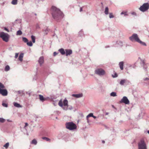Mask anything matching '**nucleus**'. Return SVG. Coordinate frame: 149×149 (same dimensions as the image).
Masks as SVG:
<instances>
[{"label": "nucleus", "instance_id": "nucleus-12", "mask_svg": "<svg viewBox=\"0 0 149 149\" xmlns=\"http://www.w3.org/2000/svg\"><path fill=\"white\" fill-rule=\"evenodd\" d=\"M72 96L73 97H75L77 98H79L80 97H81L83 96V94L82 93H80L77 94H72Z\"/></svg>", "mask_w": 149, "mask_h": 149}, {"label": "nucleus", "instance_id": "nucleus-41", "mask_svg": "<svg viewBox=\"0 0 149 149\" xmlns=\"http://www.w3.org/2000/svg\"><path fill=\"white\" fill-rule=\"evenodd\" d=\"M131 14L132 15H136V13L134 12H133Z\"/></svg>", "mask_w": 149, "mask_h": 149}, {"label": "nucleus", "instance_id": "nucleus-4", "mask_svg": "<svg viewBox=\"0 0 149 149\" xmlns=\"http://www.w3.org/2000/svg\"><path fill=\"white\" fill-rule=\"evenodd\" d=\"M5 88L4 85L0 82V94L3 96H7L8 94L7 90L4 89Z\"/></svg>", "mask_w": 149, "mask_h": 149}, {"label": "nucleus", "instance_id": "nucleus-43", "mask_svg": "<svg viewBox=\"0 0 149 149\" xmlns=\"http://www.w3.org/2000/svg\"><path fill=\"white\" fill-rule=\"evenodd\" d=\"M120 68L121 70H123V66H120Z\"/></svg>", "mask_w": 149, "mask_h": 149}, {"label": "nucleus", "instance_id": "nucleus-17", "mask_svg": "<svg viewBox=\"0 0 149 149\" xmlns=\"http://www.w3.org/2000/svg\"><path fill=\"white\" fill-rule=\"evenodd\" d=\"M42 139H43L45 140L46 141H47L50 142V140H51L50 139H49V138H48L47 137H42Z\"/></svg>", "mask_w": 149, "mask_h": 149}, {"label": "nucleus", "instance_id": "nucleus-6", "mask_svg": "<svg viewBox=\"0 0 149 149\" xmlns=\"http://www.w3.org/2000/svg\"><path fill=\"white\" fill-rule=\"evenodd\" d=\"M139 149H147L146 145L143 139L141 140L138 143Z\"/></svg>", "mask_w": 149, "mask_h": 149}, {"label": "nucleus", "instance_id": "nucleus-36", "mask_svg": "<svg viewBox=\"0 0 149 149\" xmlns=\"http://www.w3.org/2000/svg\"><path fill=\"white\" fill-rule=\"evenodd\" d=\"M2 105L3 107H8L7 104H6L5 103H3L2 104Z\"/></svg>", "mask_w": 149, "mask_h": 149}, {"label": "nucleus", "instance_id": "nucleus-28", "mask_svg": "<svg viewBox=\"0 0 149 149\" xmlns=\"http://www.w3.org/2000/svg\"><path fill=\"white\" fill-rule=\"evenodd\" d=\"M111 96H116V93L115 92H113L111 93Z\"/></svg>", "mask_w": 149, "mask_h": 149}, {"label": "nucleus", "instance_id": "nucleus-33", "mask_svg": "<svg viewBox=\"0 0 149 149\" xmlns=\"http://www.w3.org/2000/svg\"><path fill=\"white\" fill-rule=\"evenodd\" d=\"M109 17L110 18H112L114 17L113 13H109Z\"/></svg>", "mask_w": 149, "mask_h": 149}, {"label": "nucleus", "instance_id": "nucleus-22", "mask_svg": "<svg viewBox=\"0 0 149 149\" xmlns=\"http://www.w3.org/2000/svg\"><path fill=\"white\" fill-rule=\"evenodd\" d=\"M126 81V80L125 79H123L120 82V84L121 85H123L124 84V83Z\"/></svg>", "mask_w": 149, "mask_h": 149}, {"label": "nucleus", "instance_id": "nucleus-30", "mask_svg": "<svg viewBox=\"0 0 149 149\" xmlns=\"http://www.w3.org/2000/svg\"><path fill=\"white\" fill-rule=\"evenodd\" d=\"M93 116V113H89L87 116V119L90 117H92Z\"/></svg>", "mask_w": 149, "mask_h": 149}, {"label": "nucleus", "instance_id": "nucleus-39", "mask_svg": "<svg viewBox=\"0 0 149 149\" xmlns=\"http://www.w3.org/2000/svg\"><path fill=\"white\" fill-rule=\"evenodd\" d=\"M4 30H5V31H7L8 32H9V30H8V29L7 28H6V27H5L4 28Z\"/></svg>", "mask_w": 149, "mask_h": 149}, {"label": "nucleus", "instance_id": "nucleus-46", "mask_svg": "<svg viewBox=\"0 0 149 149\" xmlns=\"http://www.w3.org/2000/svg\"><path fill=\"white\" fill-rule=\"evenodd\" d=\"M102 143H105V141H102Z\"/></svg>", "mask_w": 149, "mask_h": 149}, {"label": "nucleus", "instance_id": "nucleus-42", "mask_svg": "<svg viewBox=\"0 0 149 149\" xmlns=\"http://www.w3.org/2000/svg\"><path fill=\"white\" fill-rule=\"evenodd\" d=\"M28 125V124L26 123H25V125L24 126V127H26Z\"/></svg>", "mask_w": 149, "mask_h": 149}, {"label": "nucleus", "instance_id": "nucleus-38", "mask_svg": "<svg viewBox=\"0 0 149 149\" xmlns=\"http://www.w3.org/2000/svg\"><path fill=\"white\" fill-rule=\"evenodd\" d=\"M123 64H124L123 62V61H122V62H120L119 63V65H123Z\"/></svg>", "mask_w": 149, "mask_h": 149}, {"label": "nucleus", "instance_id": "nucleus-14", "mask_svg": "<svg viewBox=\"0 0 149 149\" xmlns=\"http://www.w3.org/2000/svg\"><path fill=\"white\" fill-rule=\"evenodd\" d=\"M58 51L62 55H64L65 54V52L64 49L63 48H61L59 49Z\"/></svg>", "mask_w": 149, "mask_h": 149}, {"label": "nucleus", "instance_id": "nucleus-44", "mask_svg": "<svg viewBox=\"0 0 149 149\" xmlns=\"http://www.w3.org/2000/svg\"><path fill=\"white\" fill-rule=\"evenodd\" d=\"M82 7H81L80 8V11L81 12L82 11Z\"/></svg>", "mask_w": 149, "mask_h": 149}, {"label": "nucleus", "instance_id": "nucleus-23", "mask_svg": "<svg viewBox=\"0 0 149 149\" xmlns=\"http://www.w3.org/2000/svg\"><path fill=\"white\" fill-rule=\"evenodd\" d=\"M22 40L24 42L26 43L28 41V40L25 37L22 38Z\"/></svg>", "mask_w": 149, "mask_h": 149}, {"label": "nucleus", "instance_id": "nucleus-48", "mask_svg": "<svg viewBox=\"0 0 149 149\" xmlns=\"http://www.w3.org/2000/svg\"><path fill=\"white\" fill-rule=\"evenodd\" d=\"M148 133L149 134V130L148 131Z\"/></svg>", "mask_w": 149, "mask_h": 149}, {"label": "nucleus", "instance_id": "nucleus-13", "mask_svg": "<svg viewBox=\"0 0 149 149\" xmlns=\"http://www.w3.org/2000/svg\"><path fill=\"white\" fill-rule=\"evenodd\" d=\"M24 54L23 53H21L20 54L19 57V60L21 61H22L23 60Z\"/></svg>", "mask_w": 149, "mask_h": 149}, {"label": "nucleus", "instance_id": "nucleus-31", "mask_svg": "<svg viewBox=\"0 0 149 149\" xmlns=\"http://www.w3.org/2000/svg\"><path fill=\"white\" fill-rule=\"evenodd\" d=\"M10 69L9 66H6L5 68V70L6 71H8Z\"/></svg>", "mask_w": 149, "mask_h": 149}, {"label": "nucleus", "instance_id": "nucleus-24", "mask_svg": "<svg viewBox=\"0 0 149 149\" xmlns=\"http://www.w3.org/2000/svg\"><path fill=\"white\" fill-rule=\"evenodd\" d=\"M31 38L32 39V42L33 43H34L35 42V37L33 36H31Z\"/></svg>", "mask_w": 149, "mask_h": 149}, {"label": "nucleus", "instance_id": "nucleus-25", "mask_svg": "<svg viewBox=\"0 0 149 149\" xmlns=\"http://www.w3.org/2000/svg\"><path fill=\"white\" fill-rule=\"evenodd\" d=\"M22 34V32L20 30H19L17 31L16 35H20Z\"/></svg>", "mask_w": 149, "mask_h": 149}, {"label": "nucleus", "instance_id": "nucleus-10", "mask_svg": "<svg viewBox=\"0 0 149 149\" xmlns=\"http://www.w3.org/2000/svg\"><path fill=\"white\" fill-rule=\"evenodd\" d=\"M38 62L40 65L42 64L44 62V58L43 56L40 57L38 60Z\"/></svg>", "mask_w": 149, "mask_h": 149}, {"label": "nucleus", "instance_id": "nucleus-45", "mask_svg": "<svg viewBox=\"0 0 149 149\" xmlns=\"http://www.w3.org/2000/svg\"><path fill=\"white\" fill-rule=\"evenodd\" d=\"M93 117L95 119L96 118V117L95 116H94L93 115Z\"/></svg>", "mask_w": 149, "mask_h": 149}, {"label": "nucleus", "instance_id": "nucleus-2", "mask_svg": "<svg viewBox=\"0 0 149 149\" xmlns=\"http://www.w3.org/2000/svg\"><path fill=\"white\" fill-rule=\"evenodd\" d=\"M129 39L132 41H135L142 45L146 46V44L140 40L138 35L136 34H133L131 36L129 37Z\"/></svg>", "mask_w": 149, "mask_h": 149}, {"label": "nucleus", "instance_id": "nucleus-15", "mask_svg": "<svg viewBox=\"0 0 149 149\" xmlns=\"http://www.w3.org/2000/svg\"><path fill=\"white\" fill-rule=\"evenodd\" d=\"M39 97V99L41 101H43L46 100V99L44 98L42 95H40Z\"/></svg>", "mask_w": 149, "mask_h": 149}, {"label": "nucleus", "instance_id": "nucleus-19", "mask_svg": "<svg viewBox=\"0 0 149 149\" xmlns=\"http://www.w3.org/2000/svg\"><path fill=\"white\" fill-rule=\"evenodd\" d=\"M68 101L66 100H65L63 102V104L64 106H67Z\"/></svg>", "mask_w": 149, "mask_h": 149}, {"label": "nucleus", "instance_id": "nucleus-40", "mask_svg": "<svg viewBox=\"0 0 149 149\" xmlns=\"http://www.w3.org/2000/svg\"><path fill=\"white\" fill-rule=\"evenodd\" d=\"M57 54H58V53H57L56 52H54V53L53 55H54V56H56V55H57Z\"/></svg>", "mask_w": 149, "mask_h": 149}, {"label": "nucleus", "instance_id": "nucleus-8", "mask_svg": "<svg viewBox=\"0 0 149 149\" xmlns=\"http://www.w3.org/2000/svg\"><path fill=\"white\" fill-rule=\"evenodd\" d=\"M95 73L99 76H103L105 74L106 72L104 70L101 68L96 69L95 71Z\"/></svg>", "mask_w": 149, "mask_h": 149}, {"label": "nucleus", "instance_id": "nucleus-16", "mask_svg": "<svg viewBox=\"0 0 149 149\" xmlns=\"http://www.w3.org/2000/svg\"><path fill=\"white\" fill-rule=\"evenodd\" d=\"M13 104L15 107H17L19 108L22 107V106L19 104L15 102H14Z\"/></svg>", "mask_w": 149, "mask_h": 149}, {"label": "nucleus", "instance_id": "nucleus-27", "mask_svg": "<svg viewBox=\"0 0 149 149\" xmlns=\"http://www.w3.org/2000/svg\"><path fill=\"white\" fill-rule=\"evenodd\" d=\"M58 105L60 107H62L63 106V102H62V101L61 100L59 101V103H58Z\"/></svg>", "mask_w": 149, "mask_h": 149}, {"label": "nucleus", "instance_id": "nucleus-9", "mask_svg": "<svg viewBox=\"0 0 149 149\" xmlns=\"http://www.w3.org/2000/svg\"><path fill=\"white\" fill-rule=\"evenodd\" d=\"M120 102V103H123L125 104H129L130 103L129 100L126 96L123 97Z\"/></svg>", "mask_w": 149, "mask_h": 149}, {"label": "nucleus", "instance_id": "nucleus-29", "mask_svg": "<svg viewBox=\"0 0 149 149\" xmlns=\"http://www.w3.org/2000/svg\"><path fill=\"white\" fill-rule=\"evenodd\" d=\"M9 146V143H6L5 145H4L3 146L5 147L6 148H8Z\"/></svg>", "mask_w": 149, "mask_h": 149}, {"label": "nucleus", "instance_id": "nucleus-11", "mask_svg": "<svg viewBox=\"0 0 149 149\" xmlns=\"http://www.w3.org/2000/svg\"><path fill=\"white\" fill-rule=\"evenodd\" d=\"M66 55L67 56L71 54L72 53V51L70 49H65Z\"/></svg>", "mask_w": 149, "mask_h": 149}, {"label": "nucleus", "instance_id": "nucleus-47", "mask_svg": "<svg viewBox=\"0 0 149 149\" xmlns=\"http://www.w3.org/2000/svg\"><path fill=\"white\" fill-rule=\"evenodd\" d=\"M143 65H144V64H145V63H144V62H143Z\"/></svg>", "mask_w": 149, "mask_h": 149}, {"label": "nucleus", "instance_id": "nucleus-34", "mask_svg": "<svg viewBox=\"0 0 149 149\" xmlns=\"http://www.w3.org/2000/svg\"><path fill=\"white\" fill-rule=\"evenodd\" d=\"M127 12H122L121 13V15L124 14V15L125 16L127 15H127Z\"/></svg>", "mask_w": 149, "mask_h": 149}, {"label": "nucleus", "instance_id": "nucleus-26", "mask_svg": "<svg viewBox=\"0 0 149 149\" xmlns=\"http://www.w3.org/2000/svg\"><path fill=\"white\" fill-rule=\"evenodd\" d=\"M27 44L28 46H31L33 45L31 41H30L29 42H27Z\"/></svg>", "mask_w": 149, "mask_h": 149}, {"label": "nucleus", "instance_id": "nucleus-35", "mask_svg": "<svg viewBox=\"0 0 149 149\" xmlns=\"http://www.w3.org/2000/svg\"><path fill=\"white\" fill-rule=\"evenodd\" d=\"M118 76L117 74L116 73H115L114 75H112V77L113 78L117 77Z\"/></svg>", "mask_w": 149, "mask_h": 149}, {"label": "nucleus", "instance_id": "nucleus-18", "mask_svg": "<svg viewBox=\"0 0 149 149\" xmlns=\"http://www.w3.org/2000/svg\"><path fill=\"white\" fill-rule=\"evenodd\" d=\"M37 141L35 139H33L31 141V143L34 145H36L37 143Z\"/></svg>", "mask_w": 149, "mask_h": 149}, {"label": "nucleus", "instance_id": "nucleus-1", "mask_svg": "<svg viewBox=\"0 0 149 149\" xmlns=\"http://www.w3.org/2000/svg\"><path fill=\"white\" fill-rule=\"evenodd\" d=\"M51 12L53 18L56 20H58L63 16V13L60 10L55 6L52 7Z\"/></svg>", "mask_w": 149, "mask_h": 149}, {"label": "nucleus", "instance_id": "nucleus-37", "mask_svg": "<svg viewBox=\"0 0 149 149\" xmlns=\"http://www.w3.org/2000/svg\"><path fill=\"white\" fill-rule=\"evenodd\" d=\"M18 56V53H15V58H17Z\"/></svg>", "mask_w": 149, "mask_h": 149}, {"label": "nucleus", "instance_id": "nucleus-21", "mask_svg": "<svg viewBox=\"0 0 149 149\" xmlns=\"http://www.w3.org/2000/svg\"><path fill=\"white\" fill-rule=\"evenodd\" d=\"M109 8L108 7H106L105 8V10L104 11V13L106 15H107L108 14Z\"/></svg>", "mask_w": 149, "mask_h": 149}, {"label": "nucleus", "instance_id": "nucleus-7", "mask_svg": "<svg viewBox=\"0 0 149 149\" xmlns=\"http://www.w3.org/2000/svg\"><path fill=\"white\" fill-rule=\"evenodd\" d=\"M149 8V4L147 3H144L139 8V9L142 12L147 10Z\"/></svg>", "mask_w": 149, "mask_h": 149}, {"label": "nucleus", "instance_id": "nucleus-3", "mask_svg": "<svg viewBox=\"0 0 149 149\" xmlns=\"http://www.w3.org/2000/svg\"><path fill=\"white\" fill-rule=\"evenodd\" d=\"M65 126L66 128L70 130L76 129L77 127L76 125L72 122L66 123Z\"/></svg>", "mask_w": 149, "mask_h": 149}, {"label": "nucleus", "instance_id": "nucleus-5", "mask_svg": "<svg viewBox=\"0 0 149 149\" xmlns=\"http://www.w3.org/2000/svg\"><path fill=\"white\" fill-rule=\"evenodd\" d=\"M0 37L2 39L3 41L7 42L9 40L10 36L7 33H5L4 32H1L0 33Z\"/></svg>", "mask_w": 149, "mask_h": 149}, {"label": "nucleus", "instance_id": "nucleus-32", "mask_svg": "<svg viewBox=\"0 0 149 149\" xmlns=\"http://www.w3.org/2000/svg\"><path fill=\"white\" fill-rule=\"evenodd\" d=\"M6 121V120L2 118H0V122L3 123Z\"/></svg>", "mask_w": 149, "mask_h": 149}, {"label": "nucleus", "instance_id": "nucleus-20", "mask_svg": "<svg viewBox=\"0 0 149 149\" xmlns=\"http://www.w3.org/2000/svg\"><path fill=\"white\" fill-rule=\"evenodd\" d=\"M17 0H13L11 3L13 5H16L17 4Z\"/></svg>", "mask_w": 149, "mask_h": 149}]
</instances>
